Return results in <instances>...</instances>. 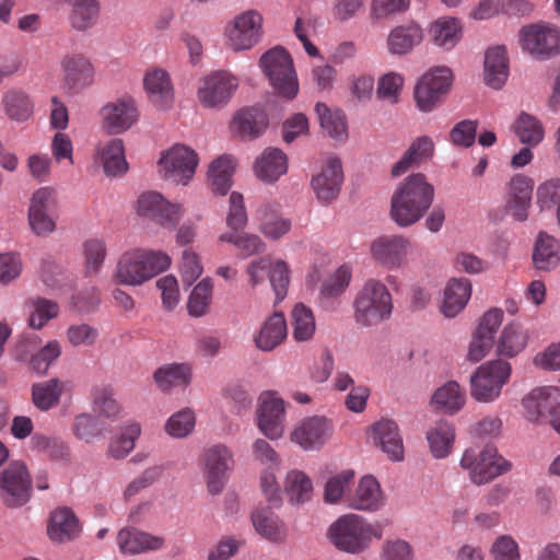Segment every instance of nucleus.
<instances>
[{
    "label": "nucleus",
    "instance_id": "nucleus-1",
    "mask_svg": "<svg viewBox=\"0 0 560 560\" xmlns=\"http://www.w3.org/2000/svg\"><path fill=\"white\" fill-rule=\"evenodd\" d=\"M434 187L421 173L411 174L399 184L392 196L390 218L401 226L417 223L432 206Z\"/></svg>",
    "mask_w": 560,
    "mask_h": 560
},
{
    "label": "nucleus",
    "instance_id": "nucleus-2",
    "mask_svg": "<svg viewBox=\"0 0 560 560\" xmlns=\"http://www.w3.org/2000/svg\"><path fill=\"white\" fill-rule=\"evenodd\" d=\"M382 523H370L358 514H346L335 521L328 529L331 544L340 551L359 555L366 551L373 539H382Z\"/></svg>",
    "mask_w": 560,
    "mask_h": 560
},
{
    "label": "nucleus",
    "instance_id": "nucleus-3",
    "mask_svg": "<svg viewBox=\"0 0 560 560\" xmlns=\"http://www.w3.org/2000/svg\"><path fill=\"white\" fill-rule=\"evenodd\" d=\"M393 308L387 287L380 280L369 279L354 298L353 318L360 327H374L389 319Z\"/></svg>",
    "mask_w": 560,
    "mask_h": 560
},
{
    "label": "nucleus",
    "instance_id": "nucleus-4",
    "mask_svg": "<svg viewBox=\"0 0 560 560\" xmlns=\"http://www.w3.org/2000/svg\"><path fill=\"white\" fill-rule=\"evenodd\" d=\"M170 257L162 252L130 250L121 255L113 279L124 285H140L168 268Z\"/></svg>",
    "mask_w": 560,
    "mask_h": 560
},
{
    "label": "nucleus",
    "instance_id": "nucleus-5",
    "mask_svg": "<svg viewBox=\"0 0 560 560\" xmlns=\"http://www.w3.org/2000/svg\"><path fill=\"white\" fill-rule=\"evenodd\" d=\"M260 67L279 95L289 100L296 96L298 78L292 58L285 49L275 47L266 51L260 57Z\"/></svg>",
    "mask_w": 560,
    "mask_h": 560
},
{
    "label": "nucleus",
    "instance_id": "nucleus-6",
    "mask_svg": "<svg viewBox=\"0 0 560 560\" xmlns=\"http://www.w3.org/2000/svg\"><path fill=\"white\" fill-rule=\"evenodd\" d=\"M512 368L508 361L493 360L481 364L470 376V395L479 402L497 400L509 382Z\"/></svg>",
    "mask_w": 560,
    "mask_h": 560
},
{
    "label": "nucleus",
    "instance_id": "nucleus-7",
    "mask_svg": "<svg viewBox=\"0 0 560 560\" xmlns=\"http://www.w3.org/2000/svg\"><path fill=\"white\" fill-rule=\"evenodd\" d=\"M460 466L469 471L470 479L476 485H485L511 469L510 462L499 455L492 445H487L481 451L466 450Z\"/></svg>",
    "mask_w": 560,
    "mask_h": 560
},
{
    "label": "nucleus",
    "instance_id": "nucleus-8",
    "mask_svg": "<svg viewBox=\"0 0 560 560\" xmlns=\"http://www.w3.org/2000/svg\"><path fill=\"white\" fill-rule=\"evenodd\" d=\"M61 88L67 95H78L92 86L95 68L91 59L82 52H67L59 61Z\"/></svg>",
    "mask_w": 560,
    "mask_h": 560
},
{
    "label": "nucleus",
    "instance_id": "nucleus-9",
    "mask_svg": "<svg viewBox=\"0 0 560 560\" xmlns=\"http://www.w3.org/2000/svg\"><path fill=\"white\" fill-rule=\"evenodd\" d=\"M525 416L529 421L549 420L560 434V389L557 387H537L523 398Z\"/></svg>",
    "mask_w": 560,
    "mask_h": 560
},
{
    "label": "nucleus",
    "instance_id": "nucleus-10",
    "mask_svg": "<svg viewBox=\"0 0 560 560\" xmlns=\"http://www.w3.org/2000/svg\"><path fill=\"white\" fill-rule=\"evenodd\" d=\"M31 493L32 479L23 462L13 460L0 471V497L8 508L24 505Z\"/></svg>",
    "mask_w": 560,
    "mask_h": 560
},
{
    "label": "nucleus",
    "instance_id": "nucleus-11",
    "mask_svg": "<svg viewBox=\"0 0 560 560\" xmlns=\"http://www.w3.org/2000/svg\"><path fill=\"white\" fill-rule=\"evenodd\" d=\"M262 15L256 10L236 15L225 28L228 46L233 51L253 48L262 37Z\"/></svg>",
    "mask_w": 560,
    "mask_h": 560
},
{
    "label": "nucleus",
    "instance_id": "nucleus-12",
    "mask_svg": "<svg viewBox=\"0 0 560 560\" xmlns=\"http://www.w3.org/2000/svg\"><path fill=\"white\" fill-rule=\"evenodd\" d=\"M452 79V71L447 67H435L425 72L415 86L418 108L424 113L433 110L450 91Z\"/></svg>",
    "mask_w": 560,
    "mask_h": 560
},
{
    "label": "nucleus",
    "instance_id": "nucleus-13",
    "mask_svg": "<svg viewBox=\"0 0 560 560\" xmlns=\"http://www.w3.org/2000/svg\"><path fill=\"white\" fill-rule=\"evenodd\" d=\"M198 155L190 148L175 144L165 151L159 160V173L176 184L186 185L195 174Z\"/></svg>",
    "mask_w": 560,
    "mask_h": 560
},
{
    "label": "nucleus",
    "instance_id": "nucleus-14",
    "mask_svg": "<svg viewBox=\"0 0 560 560\" xmlns=\"http://www.w3.org/2000/svg\"><path fill=\"white\" fill-rule=\"evenodd\" d=\"M520 43L532 56L546 59L560 52V30L544 24L528 25L521 30Z\"/></svg>",
    "mask_w": 560,
    "mask_h": 560
},
{
    "label": "nucleus",
    "instance_id": "nucleus-15",
    "mask_svg": "<svg viewBox=\"0 0 560 560\" xmlns=\"http://www.w3.org/2000/svg\"><path fill=\"white\" fill-rule=\"evenodd\" d=\"M103 129L109 135H119L129 130L139 118L135 100L125 95L105 104L100 110Z\"/></svg>",
    "mask_w": 560,
    "mask_h": 560
},
{
    "label": "nucleus",
    "instance_id": "nucleus-16",
    "mask_svg": "<svg viewBox=\"0 0 560 560\" xmlns=\"http://www.w3.org/2000/svg\"><path fill=\"white\" fill-rule=\"evenodd\" d=\"M238 86V80L226 71H214L200 80L197 96L202 106H224Z\"/></svg>",
    "mask_w": 560,
    "mask_h": 560
},
{
    "label": "nucleus",
    "instance_id": "nucleus-17",
    "mask_svg": "<svg viewBox=\"0 0 560 560\" xmlns=\"http://www.w3.org/2000/svg\"><path fill=\"white\" fill-rule=\"evenodd\" d=\"M233 466L232 453L224 445H214L203 455V472L211 494H219L226 482V472Z\"/></svg>",
    "mask_w": 560,
    "mask_h": 560
},
{
    "label": "nucleus",
    "instance_id": "nucleus-18",
    "mask_svg": "<svg viewBox=\"0 0 560 560\" xmlns=\"http://www.w3.org/2000/svg\"><path fill=\"white\" fill-rule=\"evenodd\" d=\"M332 432L334 425L327 418L308 417L291 432V441L305 451L319 450L331 438Z\"/></svg>",
    "mask_w": 560,
    "mask_h": 560
},
{
    "label": "nucleus",
    "instance_id": "nucleus-19",
    "mask_svg": "<svg viewBox=\"0 0 560 560\" xmlns=\"http://www.w3.org/2000/svg\"><path fill=\"white\" fill-rule=\"evenodd\" d=\"M137 212L141 217L149 218L163 226L174 228L180 217L179 205L168 202L155 191L143 192L138 199Z\"/></svg>",
    "mask_w": 560,
    "mask_h": 560
},
{
    "label": "nucleus",
    "instance_id": "nucleus-20",
    "mask_svg": "<svg viewBox=\"0 0 560 560\" xmlns=\"http://www.w3.org/2000/svg\"><path fill=\"white\" fill-rule=\"evenodd\" d=\"M411 243L401 235H383L371 244L373 258L388 269L400 268L409 253Z\"/></svg>",
    "mask_w": 560,
    "mask_h": 560
},
{
    "label": "nucleus",
    "instance_id": "nucleus-21",
    "mask_svg": "<svg viewBox=\"0 0 560 560\" xmlns=\"http://www.w3.org/2000/svg\"><path fill=\"white\" fill-rule=\"evenodd\" d=\"M258 427L264 435L277 440L284 432V402L281 398L266 393L259 398Z\"/></svg>",
    "mask_w": 560,
    "mask_h": 560
},
{
    "label": "nucleus",
    "instance_id": "nucleus-22",
    "mask_svg": "<svg viewBox=\"0 0 560 560\" xmlns=\"http://www.w3.org/2000/svg\"><path fill=\"white\" fill-rule=\"evenodd\" d=\"M342 182L341 162L337 158H330L320 173L313 177L312 188L318 201L323 205H328L338 197Z\"/></svg>",
    "mask_w": 560,
    "mask_h": 560
},
{
    "label": "nucleus",
    "instance_id": "nucleus-23",
    "mask_svg": "<svg viewBox=\"0 0 560 560\" xmlns=\"http://www.w3.org/2000/svg\"><path fill=\"white\" fill-rule=\"evenodd\" d=\"M258 231L270 241H278L287 235L292 222L285 218L279 203L266 201L259 206L255 213Z\"/></svg>",
    "mask_w": 560,
    "mask_h": 560
},
{
    "label": "nucleus",
    "instance_id": "nucleus-24",
    "mask_svg": "<svg viewBox=\"0 0 560 560\" xmlns=\"http://www.w3.org/2000/svg\"><path fill=\"white\" fill-rule=\"evenodd\" d=\"M374 443L394 462L404 459V443L397 423L381 419L372 427Z\"/></svg>",
    "mask_w": 560,
    "mask_h": 560
},
{
    "label": "nucleus",
    "instance_id": "nucleus-25",
    "mask_svg": "<svg viewBox=\"0 0 560 560\" xmlns=\"http://www.w3.org/2000/svg\"><path fill=\"white\" fill-rule=\"evenodd\" d=\"M143 86L150 102L160 109L168 108L174 101V89L168 73L163 69H151L143 78Z\"/></svg>",
    "mask_w": 560,
    "mask_h": 560
},
{
    "label": "nucleus",
    "instance_id": "nucleus-26",
    "mask_svg": "<svg viewBox=\"0 0 560 560\" xmlns=\"http://www.w3.org/2000/svg\"><path fill=\"white\" fill-rule=\"evenodd\" d=\"M435 144L431 137L421 136L416 138L400 160L392 167L393 176H400L413 166L428 162L434 155Z\"/></svg>",
    "mask_w": 560,
    "mask_h": 560
},
{
    "label": "nucleus",
    "instance_id": "nucleus-27",
    "mask_svg": "<svg viewBox=\"0 0 560 560\" xmlns=\"http://www.w3.org/2000/svg\"><path fill=\"white\" fill-rule=\"evenodd\" d=\"M268 127V118L264 110L257 107L240 109L231 121V130L242 139L259 137Z\"/></svg>",
    "mask_w": 560,
    "mask_h": 560
},
{
    "label": "nucleus",
    "instance_id": "nucleus-28",
    "mask_svg": "<svg viewBox=\"0 0 560 560\" xmlns=\"http://www.w3.org/2000/svg\"><path fill=\"white\" fill-rule=\"evenodd\" d=\"M81 532L78 517L70 508L61 506L51 512L47 533L56 542L75 539Z\"/></svg>",
    "mask_w": 560,
    "mask_h": 560
},
{
    "label": "nucleus",
    "instance_id": "nucleus-29",
    "mask_svg": "<svg viewBox=\"0 0 560 560\" xmlns=\"http://www.w3.org/2000/svg\"><path fill=\"white\" fill-rule=\"evenodd\" d=\"M348 505L359 511H377L384 505V497L378 481L373 476L361 478L355 492L348 498Z\"/></svg>",
    "mask_w": 560,
    "mask_h": 560
},
{
    "label": "nucleus",
    "instance_id": "nucleus-30",
    "mask_svg": "<svg viewBox=\"0 0 560 560\" xmlns=\"http://www.w3.org/2000/svg\"><path fill=\"white\" fill-rule=\"evenodd\" d=\"M96 161L107 176H121L128 171L125 147L121 139H110L96 148Z\"/></svg>",
    "mask_w": 560,
    "mask_h": 560
},
{
    "label": "nucleus",
    "instance_id": "nucleus-31",
    "mask_svg": "<svg viewBox=\"0 0 560 560\" xmlns=\"http://www.w3.org/2000/svg\"><path fill=\"white\" fill-rule=\"evenodd\" d=\"M288 336L287 320L281 312L269 316L254 337L255 346L261 351H272L279 347Z\"/></svg>",
    "mask_w": 560,
    "mask_h": 560
},
{
    "label": "nucleus",
    "instance_id": "nucleus-32",
    "mask_svg": "<svg viewBox=\"0 0 560 560\" xmlns=\"http://www.w3.org/2000/svg\"><path fill=\"white\" fill-rule=\"evenodd\" d=\"M252 523L255 530L270 542L281 544L288 537V527L270 508L254 511Z\"/></svg>",
    "mask_w": 560,
    "mask_h": 560
},
{
    "label": "nucleus",
    "instance_id": "nucleus-33",
    "mask_svg": "<svg viewBox=\"0 0 560 560\" xmlns=\"http://www.w3.org/2000/svg\"><path fill=\"white\" fill-rule=\"evenodd\" d=\"M117 544L122 553L137 555L160 549L164 539L136 528H122L117 535Z\"/></svg>",
    "mask_w": 560,
    "mask_h": 560
},
{
    "label": "nucleus",
    "instance_id": "nucleus-34",
    "mask_svg": "<svg viewBox=\"0 0 560 560\" xmlns=\"http://www.w3.org/2000/svg\"><path fill=\"white\" fill-rule=\"evenodd\" d=\"M471 295V282L466 278H454L444 290L441 312L445 317H455L464 310Z\"/></svg>",
    "mask_w": 560,
    "mask_h": 560
},
{
    "label": "nucleus",
    "instance_id": "nucleus-35",
    "mask_svg": "<svg viewBox=\"0 0 560 560\" xmlns=\"http://www.w3.org/2000/svg\"><path fill=\"white\" fill-rule=\"evenodd\" d=\"M509 75V65L504 46L491 47L485 56V81L492 89H501Z\"/></svg>",
    "mask_w": 560,
    "mask_h": 560
},
{
    "label": "nucleus",
    "instance_id": "nucleus-36",
    "mask_svg": "<svg viewBox=\"0 0 560 560\" xmlns=\"http://www.w3.org/2000/svg\"><path fill=\"white\" fill-rule=\"evenodd\" d=\"M533 262L536 269L550 271L560 266V243L546 232L537 235Z\"/></svg>",
    "mask_w": 560,
    "mask_h": 560
},
{
    "label": "nucleus",
    "instance_id": "nucleus-37",
    "mask_svg": "<svg viewBox=\"0 0 560 560\" xmlns=\"http://www.w3.org/2000/svg\"><path fill=\"white\" fill-rule=\"evenodd\" d=\"M466 402V393L455 381H450L435 389L431 398V405L435 410L454 415Z\"/></svg>",
    "mask_w": 560,
    "mask_h": 560
},
{
    "label": "nucleus",
    "instance_id": "nucleus-38",
    "mask_svg": "<svg viewBox=\"0 0 560 560\" xmlns=\"http://www.w3.org/2000/svg\"><path fill=\"white\" fill-rule=\"evenodd\" d=\"M70 5L69 22L78 32H86L96 25L100 18L98 0H66Z\"/></svg>",
    "mask_w": 560,
    "mask_h": 560
},
{
    "label": "nucleus",
    "instance_id": "nucleus-39",
    "mask_svg": "<svg viewBox=\"0 0 560 560\" xmlns=\"http://www.w3.org/2000/svg\"><path fill=\"white\" fill-rule=\"evenodd\" d=\"M68 382H61L58 378H50L45 382L32 385V401L40 411H48L56 407L62 393L68 386Z\"/></svg>",
    "mask_w": 560,
    "mask_h": 560
},
{
    "label": "nucleus",
    "instance_id": "nucleus-40",
    "mask_svg": "<svg viewBox=\"0 0 560 560\" xmlns=\"http://www.w3.org/2000/svg\"><path fill=\"white\" fill-rule=\"evenodd\" d=\"M288 161L285 154L276 148L266 149L256 161L255 172L265 182H275L287 173Z\"/></svg>",
    "mask_w": 560,
    "mask_h": 560
},
{
    "label": "nucleus",
    "instance_id": "nucleus-41",
    "mask_svg": "<svg viewBox=\"0 0 560 560\" xmlns=\"http://www.w3.org/2000/svg\"><path fill=\"white\" fill-rule=\"evenodd\" d=\"M234 168L235 162L231 155H222L210 164L208 180L214 194L225 195L230 190Z\"/></svg>",
    "mask_w": 560,
    "mask_h": 560
},
{
    "label": "nucleus",
    "instance_id": "nucleus-42",
    "mask_svg": "<svg viewBox=\"0 0 560 560\" xmlns=\"http://www.w3.org/2000/svg\"><path fill=\"white\" fill-rule=\"evenodd\" d=\"M5 115L14 121H26L33 115L34 104L30 95L21 89L7 91L2 98Z\"/></svg>",
    "mask_w": 560,
    "mask_h": 560
},
{
    "label": "nucleus",
    "instance_id": "nucleus-43",
    "mask_svg": "<svg viewBox=\"0 0 560 560\" xmlns=\"http://www.w3.org/2000/svg\"><path fill=\"white\" fill-rule=\"evenodd\" d=\"M154 381L159 388L168 392L173 387H185L190 382V369L185 364H165L154 372Z\"/></svg>",
    "mask_w": 560,
    "mask_h": 560
},
{
    "label": "nucleus",
    "instance_id": "nucleus-44",
    "mask_svg": "<svg viewBox=\"0 0 560 560\" xmlns=\"http://www.w3.org/2000/svg\"><path fill=\"white\" fill-rule=\"evenodd\" d=\"M422 40V30L416 24L397 26L394 28L387 39L390 52L404 55L410 51Z\"/></svg>",
    "mask_w": 560,
    "mask_h": 560
},
{
    "label": "nucleus",
    "instance_id": "nucleus-45",
    "mask_svg": "<svg viewBox=\"0 0 560 560\" xmlns=\"http://www.w3.org/2000/svg\"><path fill=\"white\" fill-rule=\"evenodd\" d=\"M454 439V428L446 421H439L427 432V440L435 458H444L450 454Z\"/></svg>",
    "mask_w": 560,
    "mask_h": 560
},
{
    "label": "nucleus",
    "instance_id": "nucleus-46",
    "mask_svg": "<svg viewBox=\"0 0 560 560\" xmlns=\"http://www.w3.org/2000/svg\"><path fill=\"white\" fill-rule=\"evenodd\" d=\"M462 26L455 18H442L435 21L430 34L435 45L448 50L453 48L460 38Z\"/></svg>",
    "mask_w": 560,
    "mask_h": 560
},
{
    "label": "nucleus",
    "instance_id": "nucleus-47",
    "mask_svg": "<svg viewBox=\"0 0 560 560\" xmlns=\"http://www.w3.org/2000/svg\"><path fill=\"white\" fill-rule=\"evenodd\" d=\"M291 325L295 341L303 342L311 340L316 329L312 310L302 303L296 304L291 313Z\"/></svg>",
    "mask_w": 560,
    "mask_h": 560
},
{
    "label": "nucleus",
    "instance_id": "nucleus-48",
    "mask_svg": "<svg viewBox=\"0 0 560 560\" xmlns=\"http://www.w3.org/2000/svg\"><path fill=\"white\" fill-rule=\"evenodd\" d=\"M219 240L233 244L244 258L266 250V244L260 236L240 230L223 233Z\"/></svg>",
    "mask_w": 560,
    "mask_h": 560
},
{
    "label": "nucleus",
    "instance_id": "nucleus-49",
    "mask_svg": "<svg viewBox=\"0 0 560 560\" xmlns=\"http://www.w3.org/2000/svg\"><path fill=\"white\" fill-rule=\"evenodd\" d=\"M284 491L294 504H301L310 501L313 494L312 480L301 470H291L288 472Z\"/></svg>",
    "mask_w": 560,
    "mask_h": 560
},
{
    "label": "nucleus",
    "instance_id": "nucleus-50",
    "mask_svg": "<svg viewBox=\"0 0 560 560\" xmlns=\"http://www.w3.org/2000/svg\"><path fill=\"white\" fill-rule=\"evenodd\" d=\"M315 112L322 128L335 139H345L347 125L345 114L340 109L331 110L324 103H317Z\"/></svg>",
    "mask_w": 560,
    "mask_h": 560
},
{
    "label": "nucleus",
    "instance_id": "nucleus-51",
    "mask_svg": "<svg viewBox=\"0 0 560 560\" xmlns=\"http://www.w3.org/2000/svg\"><path fill=\"white\" fill-rule=\"evenodd\" d=\"M26 306L30 310L28 325L34 329L43 328L59 313V306L56 302L43 298L27 300Z\"/></svg>",
    "mask_w": 560,
    "mask_h": 560
},
{
    "label": "nucleus",
    "instance_id": "nucleus-52",
    "mask_svg": "<svg viewBox=\"0 0 560 560\" xmlns=\"http://www.w3.org/2000/svg\"><path fill=\"white\" fill-rule=\"evenodd\" d=\"M107 255L106 242L103 238L92 237L83 243L84 269L88 276L97 275Z\"/></svg>",
    "mask_w": 560,
    "mask_h": 560
},
{
    "label": "nucleus",
    "instance_id": "nucleus-53",
    "mask_svg": "<svg viewBox=\"0 0 560 560\" xmlns=\"http://www.w3.org/2000/svg\"><path fill=\"white\" fill-rule=\"evenodd\" d=\"M30 444L32 450L45 454L52 460L68 459L70 455V448L65 442L42 433L33 434Z\"/></svg>",
    "mask_w": 560,
    "mask_h": 560
},
{
    "label": "nucleus",
    "instance_id": "nucleus-54",
    "mask_svg": "<svg viewBox=\"0 0 560 560\" xmlns=\"http://www.w3.org/2000/svg\"><path fill=\"white\" fill-rule=\"evenodd\" d=\"M527 336L518 325H508L498 341V353L514 357L525 348Z\"/></svg>",
    "mask_w": 560,
    "mask_h": 560
},
{
    "label": "nucleus",
    "instance_id": "nucleus-55",
    "mask_svg": "<svg viewBox=\"0 0 560 560\" xmlns=\"http://www.w3.org/2000/svg\"><path fill=\"white\" fill-rule=\"evenodd\" d=\"M514 131L522 143L538 144L544 138V129L540 122L533 116L523 113L514 124Z\"/></svg>",
    "mask_w": 560,
    "mask_h": 560
},
{
    "label": "nucleus",
    "instance_id": "nucleus-56",
    "mask_svg": "<svg viewBox=\"0 0 560 560\" xmlns=\"http://www.w3.org/2000/svg\"><path fill=\"white\" fill-rule=\"evenodd\" d=\"M196 417L191 409L185 408L172 415L165 423V432L175 439L188 436L195 429Z\"/></svg>",
    "mask_w": 560,
    "mask_h": 560
},
{
    "label": "nucleus",
    "instance_id": "nucleus-57",
    "mask_svg": "<svg viewBox=\"0 0 560 560\" xmlns=\"http://www.w3.org/2000/svg\"><path fill=\"white\" fill-rule=\"evenodd\" d=\"M140 432L138 423L128 424L119 436L112 440L108 447L109 455L115 459L125 458L135 448V441Z\"/></svg>",
    "mask_w": 560,
    "mask_h": 560
},
{
    "label": "nucleus",
    "instance_id": "nucleus-58",
    "mask_svg": "<svg viewBox=\"0 0 560 560\" xmlns=\"http://www.w3.org/2000/svg\"><path fill=\"white\" fill-rule=\"evenodd\" d=\"M212 298V282L203 279L191 291L188 300V312L195 317L206 314Z\"/></svg>",
    "mask_w": 560,
    "mask_h": 560
},
{
    "label": "nucleus",
    "instance_id": "nucleus-59",
    "mask_svg": "<svg viewBox=\"0 0 560 560\" xmlns=\"http://www.w3.org/2000/svg\"><path fill=\"white\" fill-rule=\"evenodd\" d=\"M61 354V347L57 340L49 341L46 346L37 348L28 365L33 372L44 375L50 364Z\"/></svg>",
    "mask_w": 560,
    "mask_h": 560
},
{
    "label": "nucleus",
    "instance_id": "nucleus-60",
    "mask_svg": "<svg viewBox=\"0 0 560 560\" xmlns=\"http://www.w3.org/2000/svg\"><path fill=\"white\" fill-rule=\"evenodd\" d=\"M269 280L276 294V303L284 300L290 283V269L284 260L270 264Z\"/></svg>",
    "mask_w": 560,
    "mask_h": 560
},
{
    "label": "nucleus",
    "instance_id": "nucleus-61",
    "mask_svg": "<svg viewBox=\"0 0 560 560\" xmlns=\"http://www.w3.org/2000/svg\"><path fill=\"white\" fill-rule=\"evenodd\" d=\"M93 410L102 417L114 419L119 415L120 407L108 388L98 387L93 392Z\"/></svg>",
    "mask_w": 560,
    "mask_h": 560
},
{
    "label": "nucleus",
    "instance_id": "nucleus-62",
    "mask_svg": "<svg viewBox=\"0 0 560 560\" xmlns=\"http://www.w3.org/2000/svg\"><path fill=\"white\" fill-rule=\"evenodd\" d=\"M354 472L353 470H343L340 474L331 477L325 486L324 498L328 503L338 502L346 489L353 481Z\"/></svg>",
    "mask_w": 560,
    "mask_h": 560
},
{
    "label": "nucleus",
    "instance_id": "nucleus-63",
    "mask_svg": "<svg viewBox=\"0 0 560 560\" xmlns=\"http://www.w3.org/2000/svg\"><path fill=\"white\" fill-rule=\"evenodd\" d=\"M247 212L243 195L233 191L230 195V207L226 215V224L232 231L242 230L247 223Z\"/></svg>",
    "mask_w": 560,
    "mask_h": 560
},
{
    "label": "nucleus",
    "instance_id": "nucleus-64",
    "mask_svg": "<svg viewBox=\"0 0 560 560\" xmlns=\"http://www.w3.org/2000/svg\"><path fill=\"white\" fill-rule=\"evenodd\" d=\"M490 552L493 560H520L521 558L517 542L508 535L498 537Z\"/></svg>",
    "mask_w": 560,
    "mask_h": 560
}]
</instances>
